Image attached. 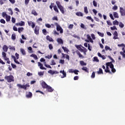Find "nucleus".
Wrapping results in <instances>:
<instances>
[{
	"label": "nucleus",
	"mask_w": 125,
	"mask_h": 125,
	"mask_svg": "<svg viewBox=\"0 0 125 125\" xmlns=\"http://www.w3.org/2000/svg\"><path fill=\"white\" fill-rule=\"evenodd\" d=\"M28 25L31 26L32 29H34L36 27V22H34L32 21H27Z\"/></svg>",
	"instance_id": "nucleus-4"
},
{
	"label": "nucleus",
	"mask_w": 125,
	"mask_h": 125,
	"mask_svg": "<svg viewBox=\"0 0 125 125\" xmlns=\"http://www.w3.org/2000/svg\"><path fill=\"white\" fill-rule=\"evenodd\" d=\"M105 50H109V51H112V49L110 48L108 46L106 45L105 46Z\"/></svg>",
	"instance_id": "nucleus-35"
},
{
	"label": "nucleus",
	"mask_w": 125,
	"mask_h": 125,
	"mask_svg": "<svg viewBox=\"0 0 125 125\" xmlns=\"http://www.w3.org/2000/svg\"><path fill=\"white\" fill-rule=\"evenodd\" d=\"M104 72H105V73H109L110 75L112 74V72H110L109 69H104Z\"/></svg>",
	"instance_id": "nucleus-48"
},
{
	"label": "nucleus",
	"mask_w": 125,
	"mask_h": 125,
	"mask_svg": "<svg viewBox=\"0 0 125 125\" xmlns=\"http://www.w3.org/2000/svg\"><path fill=\"white\" fill-rule=\"evenodd\" d=\"M110 29H111V30H112V31H114V30H117L116 26H113V27H111Z\"/></svg>",
	"instance_id": "nucleus-53"
},
{
	"label": "nucleus",
	"mask_w": 125,
	"mask_h": 125,
	"mask_svg": "<svg viewBox=\"0 0 125 125\" xmlns=\"http://www.w3.org/2000/svg\"><path fill=\"white\" fill-rule=\"evenodd\" d=\"M62 48L64 50V52H69V49H68V48H67V47L62 46Z\"/></svg>",
	"instance_id": "nucleus-33"
},
{
	"label": "nucleus",
	"mask_w": 125,
	"mask_h": 125,
	"mask_svg": "<svg viewBox=\"0 0 125 125\" xmlns=\"http://www.w3.org/2000/svg\"><path fill=\"white\" fill-rule=\"evenodd\" d=\"M65 62V61H64V60H60L59 63H60L61 64H64V62Z\"/></svg>",
	"instance_id": "nucleus-62"
},
{
	"label": "nucleus",
	"mask_w": 125,
	"mask_h": 125,
	"mask_svg": "<svg viewBox=\"0 0 125 125\" xmlns=\"http://www.w3.org/2000/svg\"><path fill=\"white\" fill-rule=\"evenodd\" d=\"M120 13H121V16H125V10L124 8L121 7H120Z\"/></svg>",
	"instance_id": "nucleus-6"
},
{
	"label": "nucleus",
	"mask_w": 125,
	"mask_h": 125,
	"mask_svg": "<svg viewBox=\"0 0 125 125\" xmlns=\"http://www.w3.org/2000/svg\"><path fill=\"white\" fill-rule=\"evenodd\" d=\"M93 61L95 62H99V60H98V58L97 57H94L93 58Z\"/></svg>",
	"instance_id": "nucleus-38"
},
{
	"label": "nucleus",
	"mask_w": 125,
	"mask_h": 125,
	"mask_svg": "<svg viewBox=\"0 0 125 125\" xmlns=\"http://www.w3.org/2000/svg\"><path fill=\"white\" fill-rule=\"evenodd\" d=\"M76 15H77V16L83 17V14L81 12H77L76 13Z\"/></svg>",
	"instance_id": "nucleus-16"
},
{
	"label": "nucleus",
	"mask_w": 125,
	"mask_h": 125,
	"mask_svg": "<svg viewBox=\"0 0 125 125\" xmlns=\"http://www.w3.org/2000/svg\"><path fill=\"white\" fill-rule=\"evenodd\" d=\"M0 23H1L2 24H5V21H4V20L3 19H1L0 20Z\"/></svg>",
	"instance_id": "nucleus-57"
},
{
	"label": "nucleus",
	"mask_w": 125,
	"mask_h": 125,
	"mask_svg": "<svg viewBox=\"0 0 125 125\" xmlns=\"http://www.w3.org/2000/svg\"><path fill=\"white\" fill-rule=\"evenodd\" d=\"M5 80H6L8 83H11L12 82H14V77L12 75L5 76Z\"/></svg>",
	"instance_id": "nucleus-3"
},
{
	"label": "nucleus",
	"mask_w": 125,
	"mask_h": 125,
	"mask_svg": "<svg viewBox=\"0 0 125 125\" xmlns=\"http://www.w3.org/2000/svg\"><path fill=\"white\" fill-rule=\"evenodd\" d=\"M13 30H14V31H15L16 32H17V31H18V29H17V27L16 26H15V25H14L13 27Z\"/></svg>",
	"instance_id": "nucleus-60"
},
{
	"label": "nucleus",
	"mask_w": 125,
	"mask_h": 125,
	"mask_svg": "<svg viewBox=\"0 0 125 125\" xmlns=\"http://www.w3.org/2000/svg\"><path fill=\"white\" fill-rule=\"evenodd\" d=\"M41 84L43 88L47 89L48 86V85H47V84H46L44 81L42 82Z\"/></svg>",
	"instance_id": "nucleus-7"
},
{
	"label": "nucleus",
	"mask_w": 125,
	"mask_h": 125,
	"mask_svg": "<svg viewBox=\"0 0 125 125\" xmlns=\"http://www.w3.org/2000/svg\"><path fill=\"white\" fill-rule=\"evenodd\" d=\"M80 63L81 66H86V63L84 62L83 61H81Z\"/></svg>",
	"instance_id": "nucleus-29"
},
{
	"label": "nucleus",
	"mask_w": 125,
	"mask_h": 125,
	"mask_svg": "<svg viewBox=\"0 0 125 125\" xmlns=\"http://www.w3.org/2000/svg\"><path fill=\"white\" fill-rule=\"evenodd\" d=\"M106 23H107V25H109V26H112V25H113L110 21H107Z\"/></svg>",
	"instance_id": "nucleus-52"
},
{
	"label": "nucleus",
	"mask_w": 125,
	"mask_h": 125,
	"mask_svg": "<svg viewBox=\"0 0 125 125\" xmlns=\"http://www.w3.org/2000/svg\"><path fill=\"white\" fill-rule=\"evenodd\" d=\"M45 58H47L48 59H51V58H52V55H48L47 56H46L45 57Z\"/></svg>",
	"instance_id": "nucleus-45"
},
{
	"label": "nucleus",
	"mask_w": 125,
	"mask_h": 125,
	"mask_svg": "<svg viewBox=\"0 0 125 125\" xmlns=\"http://www.w3.org/2000/svg\"><path fill=\"white\" fill-rule=\"evenodd\" d=\"M2 55L3 58L4 57H6V53H5V52H2Z\"/></svg>",
	"instance_id": "nucleus-64"
},
{
	"label": "nucleus",
	"mask_w": 125,
	"mask_h": 125,
	"mask_svg": "<svg viewBox=\"0 0 125 125\" xmlns=\"http://www.w3.org/2000/svg\"><path fill=\"white\" fill-rule=\"evenodd\" d=\"M50 65H56V62H55L54 60H51Z\"/></svg>",
	"instance_id": "nucleus-39"
},
{
	"label": "nucleus",
	"mask_w": 125,
	"mask_h": 125,
	"mask_svg": "<svg viewBox=\"0 0 125 125\" xmlns=\"http://www.w3.org/2000/svg\"><path fill=\"white\" fill-rule=\"evenodd\" d=\"M8 11L10 12L9 14H10L11 15H13V11H12V9H11V8H9Z\"/></svg>",
	"instance_id": "nucleus-44"
},
{
	"label": "nucleus",
	"mask_w": 125,
	"mask_h": 125,
	"mask_svg": "<svg viewBox=\"0 0 125 125\" xmlns=\"http://www.w3.org/2000/svg\"><path fill=\"white\" fill-rule=\"evenodd\" d=\"M34 33L36 35H39L40 34V26H36L34 29Z\"/></svg>",
	"instance_id": "nucleus-5"
},
{
	"label": "nucleus",
	"mask_w": 125,
	"mask_h": 125,
	"mask_svg": "<svg viewBox=\"0 0 125 125\" xmlns=\"http://www.w3.org/2000/svg\"><path fill=\"white\" fill-rule=\"evenodd\" d=\"M55 24L57 26V31H60V30H61L62 29L61 26H60V25L59 24H58V23H57V22H56Z\"/></svg>",
	"instance_id": "nucleus-18"
},
{
	"label": "nucleus",
	"mask_w": 125,
	"mask_h": 125,
	"mask_svg": "<svg viewBox=\"0 0 125 125\" xmlns=\"http://www.w3.org/2000/svg\"><path fill=\"white\" fill-rule=\"evenodd\" d=\"M46 39L47 41H48L49 42H54L52 38L50 37V36H49V35L46 36Z\"/></svg>",
	"instance_id": "nucleus-13"
},
{
	"label": "nucleus",
	"mask_w": 125,
	"mask_h": 125,
	"mask_svg": "<svg viewBox=\"0 0 125 125\" xmlns=\"http://www.w3.org/2000/svg\"><path fill=\"white\" fill-rule=\"evenodd\" d=\"M110 68L111 69V72L112 73H116V69L114 68V64L113 63L111 64Z\"/></svg>",
	"instance_id": "nucleus-17"
},
{
	"label": "nucleus",
	"mask_w": 125,
	"mask_h": 125,
	"mask_svg": "<svg viewBox=\"0 0 125 125\" xmlns=\"http://www.w3.org/2000/svg\"><path fill=\"white\" fill-rule=\"evenodd\" d=\"M82 70H83V71H84V72H86V73H89L88 68H87L86 66H83L82 68Z\"/></svg>",
	"instance_id": "nucleus-19"
},
{
	"label": "nucleus",
	"mask_w": 125,
	"mask_h": 125,
	"mask_svg": "<svg viewBox=\"0 0 125 125\" xmlns=\"http://www.w3.org/2000/svg\"><path fill=\"white\" fill-rule=\"evenodd\" d=\"M98 35L100 36V37H101L102 38H103L104 37V33H102L99 31L97 32Z\"/></svg>",
	"instance_id": "nucleus-34"
},
{
	"label": "nucleus",
	"mask_w": 125,
	"mask_h": 125,
	"mask_svg": "<svg viewBox=\"0 0 125 125\" xmlns=\"http://www.w3.org/2000/svg\"><path fill=\"white\" fill-rule=\"evenodd\" d=\"M38 66L40 67L41 70H46V68L43 67V65L42 63H41L40 62H38Z\"/></svg>",
	"instance_id": "nucleus-9"
},
{
	"label": "nucleus",
	"mask_w": 125,
	"mask_h": 125,
	"mask_svg": "<svg viewBox=\"0 0 125 125\" xmlns=\"http://www.w3.org/2000/svg\"><path fill=\"white\" fill-rule=\"evenodd\" d=\"M84 12L85 14H88V10L87 9V7L85 6L84 7Z\"/></svg>",
	"instance_id": "nucleus-30"
},
{
	"label": "nucleus",
	"mask_w": 125,
	"mask_h": 125,
	"mask_svg": "<svg viewBox=\"0 0 125 125\" xmlns=\"http://www.w3.org/2000/svg\"><path fill=\"white\" fill-rule=\"evenodd\" d=\"M48 92H52L53 90H54V89L52 88L51 86L48 85V87L46 88Z\"/></svg>",
	"instance_id": "nucleus-12"
},
{
	"label": "nucleus",
	"mask_w": 125,
	"mask_h": 125,
	"mask_svg": "<svg viewBox=\"0 0 125 125\" xmlns=\"http://www.w3.org/2000/svg\"><path fill=\"white\" fill-rule=\"evenodd\" d=\"M53 9H54V11H55V12H57V13H59V10H58L57 6H56V5L53 6Z\"/></svg>",
	"instance_id": "nucleus-21"
},
{
	"label": "nucleus",
	"mask_w": 125,
	"mask_h": 125,
	"mask_svg": "<svg viewBox=\"0 0 125 125\" xmlns=\"http://www.w3.org/2000/svg\"><path fill=\"white\" fill-rule=\"evenodd\" d=\"M42 33L43 34V35H44L45 36H46L47 34V31H46V29H43L42 30Z\"/></svg>",
	"instance_id": "nucleus-37"
},
{
	"label": "nucleus",
	"mask_w": 125,
	"mask_h": 125,
	"mask_svg": "<svg viewBox=\"0 0 125 125\" xmlns=\"http://www.w3.org/2000/svg\"><path fill=\"white\" fill-rule=\"evenodd\" d=\"M17 86H18L19 88H22L23 89H24V90H27V88L30 87V84H29V83H26L25 85L17 84Z\"/></svg>",
	"instance_id": "nucleus-2"
},
{
	"label": "nucleus",
	"mask_w": 125,
	"mask_h": 125,
	"mask_svg": "<svg viewBox=\"0 0 125 125\" xmlns=\"http://www.w3.org/2000/svg\"><path fill=\"white\" fill-rule=\"evenodd\" d=\"M113 25H119V21L117 20H115L113 21Z\"/></svg>",
	"instance_id": "nucleus-41"
},
{
	"label": "nucleus",
	"mask_w": 125,
	"mask_h": 125,
	"mask_svg": "<svg viewBox=\"0 0 125 125\" xmlns=\"http://www.w3.org/2000/svg\"><path fill=\"white\" fill-rule=\"evenodd\" d=\"M112 9H113V10H117V9H118V6H117V5H114V6L112 7Z\"/></svg>",
	"instance_id": "nucleus-54"
},
{
	"label": "nucleus",
	"mask_w": 125,
	"mask_h": 125,
	"mask_svg": "<svg viewBox=\"0 0 125 125\" xmlns=\"http://www.w3.org/2000/svg\"><path fill=\"white\" fill-rule=\"evenodd\" d=\"M8 48H9V49H10L11 50H14V51H15V47L14 46H11L9 45L8 46Z\"/></svg>",
	"instance_id": "nucleus-36"
},
{
	"label": "nucleus",
	"mask_w": 125,
	"mask_h": 125,
	"mask_svg": "<svg viewBox=\"0 0 125 125\" xmlns=\"http://www.w3.org/2000/svg\"><path fill=\"white\" fill-rule=\"evenodd\" d=\"M60 73H61V74H62L63 75V76L61 77L62 79L66 78V77H67V74H66V72H65L64 70H61Z\"/></svg>",
	"instance_id": "nucleus-8"
},
{
	"label": "nucleus",
	"mask_w": 125,
	"mask_h": 125,
	"mask_svg": "<svg viewBox=\"0 0 125 125\" xmlns=\"http://www.w3.org/2000/svg\"><path fill=\"white\" fill-rule=\"evenodd\" d=\"M26 98H31L33 96V94L31 92H29L27 94L25 95Z\"/></svg>",
	"instance_id": "nucleus-14"
},
{
	"label": "nucleus",
	"mask_w": 125,
	"mask_h": 125,
	"mask_svg": "<svg viewBox=\"0 0 125 125\" xmlns=\"http://www.w3.org/2000/svg\"><path fill=\"white\" fill-rule=\"evenodd\" d=\"M119 27H120V28H124V27H125V25L124 24V23H123V22H120Z\"/></svg>",
	"instance_id": "nucleus-40"
},
{
	"label": "nucleus",
	"mask_w": 125,
	"mask_h": 125,
	"mask_svg": "<svg viewBox=\"0 0 125 125\" xmlns=\"http://www.w3.org/2000/svg\"><path fill=\"white\" fill-rule=\"evenodd\" d=\"M6 0H0V5H2V4L4 3V2L3 1H6Z\"/></svg>",
	"instance_id": "nucleus-46"
},
{
	"label": "nucleus",
	"mask_w": 125,
	"mask_h": 125,
	"mask_svg": "<svg viewBox=\"0 0 125 125\" xmlns=\"http://www.w3.org/2000/svg\"><path fill=\"white\" fill-rule=\"evenodd\" d=\"M30 2V0H25L24 3L25 5H27V4L29 3Z\"/></svg>",
	"instance_id": "nucleus-58"
},
{
	"label": "nucleus",
	"mask_w": 125,
	"mask_h": 125,
	"mask_svg": "<svg viewBox=\"0 0 125 125\" xmlns=\"http://www.w3.org/2000/svg\"><path fill=\"white\" fill-rule=\"evenodd\" d=\"M11 39L13 41H15V40H16V34H12Z\"/></svg>",
	"instance_id": "nucleus-26"
},
{
	"label": "nucleus",
	"mask_w": 125,
	"mask_h": 125,
	"mask_svg": "<svg viewBox=\"0 0 125 125\" xmlns=\"http://www.w3.org/2000/svg\"><path fill=\"white\" fill-rule=\"evenodd\" d=\"M120 54H121V55H122V56H123V57L124 58H125V54L123 52H120Z\"/></svg>",
	"instance_id": "nucleus-61"
},
{
	"label": "nucleus",
	"mask_w": 125,
	"mask_h": 125,
	"mask_svg": "<svg viewBox=\"0 0 125 125\" xmlns=\"http://www.w3.org/2000/svg\"><path fill=\"white\" fill-rule=\"evenodd\" d=\"M112 64H113V63L112 62H107L106 63V66L105 69L109 70V67L111 68V65H112Z\"/></svg>",
	"instance_id": "nucleus-10"
},
{
	"label": "nucleus",
	"mask_w": 125,
	"mask_h": 125,
	"mask_svg": "<svg viewBox=\"0 0 125 125\" xmlns=\"http://www.w3.org/2000/svg\"><path fill=\"white\" fill-rule=\"evenodd\" d=\"M44 66L46 67V68H49L50 69H52V67H51V66L48 64H46V62H44Z\"/></svg>",
	"instance_id": "nucleus-42"
},
{
	"label": "nucleus",
	"mask_w": 125,
	"mask_h": 125,
	"mask_svg": "<svg viewBox=\"0 0 125 125\" xmlns=\"http://www.w3.org/2000/svg\"><path fill=\"white\" fill-rule=\"evenodd\" d=\"M56 3L60 9L61 12L62 13V14H65V10H64V7L61 5V3L59 1H56Z\"/></svg>",
	"instance_id": "nucleus-1"
},
{
	"label": "nucleus",
	"mask_w": 125,
	"mask_h": 125,
	"mask_svg": "<svg viewBox=\"0 0 125 125\" xmlns=\"http://www.w3.org/2000/svg\"><path fill=\"white\" fill-rule=\"evenodd\" d=\"M23 30H24L23 27H19L18 29V31L20 34H21V32H23Z\"/></svg>",
	"instance_id": "nucleus-25"
},
{
	"label": "nucleus",
	"mask_w": 125,
	"mask_h": 125,
	"mask_svg": "<svg viewBox=\"0 0 125 125\" xmlns=\"http://www.w3.org/2000/svg\"><path fill=\"white\" fill-rule=\"evenodd\" d=\"M91 78H92V79H94V78H95V72H93V73L91 76Z\"/></svg>",
	"instance_id": "nucleus-49"
},
{
	"label": "nucleus",
	"mask_w": 125,
	"mask_h": 125,
	"mask_svg": "<svg viewBox=\"0 0 125 125\" xmlns=\"http://www.w3.org/2000/svg\"><path fill=\"white\" fill-rule=\"evenodd\" d=\"M48 73L49 74H51V75H54V71H52V70L51 69H50L48 71Z\"/></svg>",
	"instance_id": "nucleus-51"
},
{
	"label": "nucleus",
	"mask_w": 125,
	"mask_h": 125,
	"mask_svg": "<svg viewBox=\"0 0 125 125\" xmlns=\"http://www.w3.org/2000/svg\"><path fill=\"white\" fill-rule=\"evenodd\" d=\"M49 48L50 50H51V49H53V46H52V44H49Z\"/></svg>",
	"instance_id": "nucleus-59"
},
{
	"label": "nucleus",
	"mask_w": 125,
	"mask_h": 125,
	"mask_svg": "<svg viewBox=\"0 0 125 125\" xmlns=\"http://www.w3.org/2000/svg\"><path fill=\"white\" fill-rule=\"evenodd\" d=\"M20 51L21 53L22 54V55H26V51H25V50L23 48H21L20 49Z\"/></svg>",
	"instance_id": "nucleus-20"
},
{
	"label": "nucleus",
	"mask_w": 125,
	"mask_h": 125,
	"mask_svg": "<svg viewBox=\"0 0 125 125\" xmlns=\"http://www.w3.org/2000/svg\"><path fill=\"white\" fill-rule=\"evenodd\" d=\"M97 74L100 75L101 74H103V70L101 68H99V71H97Z\"/></svg>",
	"instance_id": "nucleus-32"
},
{
	"label": "nucleus",
	"mask_w": 125,
	"mask_h": 125,
	"mask_svg": "<svg viewBox=\"0 0 125 125\" xmlns=\"http://www.w3.org/2000/svg\"><path fill=\"white\" fill-rule=\"evenodd\" d=\"M76 53L77 54V55L79 56V58H82V59L84 58V57H83V55L81 54V53L80 52V51L76 50Z\"/></svg>",
	"instance_id": "nucleus-11"
},
{
	"label": "nucleus",
	"mask_w": 125,
	"mask_h": 125,
	"mask_svg": "<svg viewBox=\"0 0 125 125\" xmlns=\"http://www.w3.org/2000/svg\"><path fill=\"white\" fill-rule=\"evenodd\" d=\"M82 47H83V49L82 48V47L80 48V49H79V50L81 52H83L84 50V48H84V47H83V46H82Z\"/></svg>",
	"instance_id": "nucleus-63"
},
{
	"label": "nucleus",
	"mask_w": 125,
	"mask_h": 125,
	"mask_svg": "<svg viewBox=\"0 0 125 125\" xmlns=\"http://www.w3.org/2000/svg\"><path fill=\"white\" fill-rule=\"evenodd\" d=\"M11 18L10 17V16L6 15V21H7V22H9V21H10Z\"/></svg>",
	"instance_id": "nucleus-31"
},
{
	"label": "nucleus",
	"mask_w": 125,
	"mask_h": 125,
	"mask_svg": "<svg viewBox=\"0 0 125 125\" xmlns=\"http://www.w3.org/2000/svg\"><path fill=\"white\" fill-rule=\"evenodd\" d=\"M30 57H33L35 60H38V56H37V55L32 54L30 55Z\"/></svg>",
	"instance_id": "nucleus-27"
},
{
	"label": "nucleus",
	"mask_w": 125,
	"mask_h": 125,
	"mask_svg": "<svg viewBox=\"0 0 125 125\" xmlns=\"http://www.w3.org/2000/svg\"><path fill=\"white\" fill-rule=\"evenodd\" d=\"M52 20H56V21H58V18L57 16H54L52 18Z\"/></svg>",
	"instance_id": "nucleus-55"
},
{
	"label": "nucleus",
	"mask_w": 125,
	"mask_h": 125,
	"mask_svg": "<svg viewBox=\"0 0 125 125\" xmlns=\"http://www.w3.org/2000/svg\"><path fill=\"white\" fill-rule=\"evenodd\" d=\"M113 16L114 18H119V14L117 12H113Z\"/></svg>",
	"instance_id": "nucleus-22"
},
{
	"label": "nucleus",
	"mask_w": 125,
	"mask_h": 125,
	"mask_svg": "<svg viewBox=\"0 0 125 125\" xmlns=\"http://www.w3.org/2000/svg\"><path fill=\"white\" fill-rule=\"evenodd\" d=\"M8 49V47H7V46H6V45H4L3 46V50H4L5 52H7Z\"/></svg>",
	"instance_id": "nucleus-24"
},
{
	"label": "nucleus",
	"mask_w": 125,
	"mask_h": 125,
	"mask_svg": "<svg viewBox=\"0 0 125 125\" xmlns=\"http://www.w3.org/2000/svg\"><path fill=\"white\" fill-rule=\"evenodd\" d=\"M57 41V42L59 43H61V44H62V43H63V40H62V39H61V38H58Z\"/></svg>",
	"instance_id": "nucleus-28"
},
{
	"label": "nucleus",
	"mask_w": 125,
	"mask_h": 125,
	"mask_svg": "<svg viewBox=\"0 0 125 125\" xmlns=\"http://www.w3.org/2000/svg\"><path fill=\"white\" fill-rule=\"evenodd\" d=\"M17 26H25V22L21 21L20 22L16 23Z\"/></svg>",
	"instance_id": "nucleus-15"
},
{
	"label": "nucleus",
	"mask_w": 125,
	"mask_h": 125,
	"mask_svg": "<svg viewBox=\"0 0 125 125\" xmlns=\"http://www.w3.org/2000/svg\"><path fill=\"white\" fill-rule=\"evenodd\" d=\"M45 26L46 27V28H51V25L48 23L45 24Z\"/></svg>",
	"instance_id": "nucleus-56"
},
{
	"label": "nucleus",
	"mask_w": 125,
	"mask_h": 125,
	"mask_svg": "<svg viewBox=\"0 0 125 125\" xmlns=\"http://www.w3.org/2000/svg\"><path fill=\"white\" fill-rule=\"evenodd\" d=\"M93 4L95 7H97V2L95 1V0L93 1Z\"/></svg>",
	"instance_id": "nucleus-43"
},
{
	"label": "nucleus",
	"mask_w": 125,
	"mask_h": 125,
	"mask_svg": "<svg viewBox=\"0 0 125 125\" xmlns=\"http://www.w3.org/2000/svg\"><path fill=\"white\" fill-rule=\"evenodd\" d=\"M43 74H44V72L41 71V72H38V75L40 77L42 76H43Z\"/></svg>",
	"instance_id": "nucleus-47"
},
{
	"label": "nucleus",
	"mask_w": 125,
	"mask_h": 125,
	"mask_svg": "<svg viewBox=\"0 0 125 125\" xmlns=\"http://www.w3.org/2000/svg\"><path fill=\"white\" fill-rule=\"evenodd\" d=\"M31 14H33V15H34V16H37L38 13H37V11H36L35 10H32L31 12Z\"/></svg>",
	"instance_id": "nucleus-23"
},
{
	"label": "nucleus",
	"mask_w": 125,
	"mask_h": 125,
	"mask_svg": "<svg viewBox=\"0 0 125 125\" xmlns=\"http://www.w3.org/2000/svg\"><path fill=\"white\" fill-rule=\"evenodd\" d=\"M79 72L80 71L78 70H73V73H74L75 75H79Z\"/></svg>",
	"instance_id": "nucleus-50"
}]
</instances>
